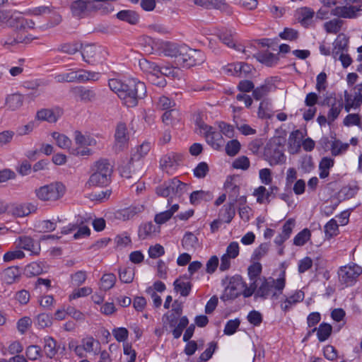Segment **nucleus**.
I'll list each match as a JSON object with an SVG mask.
<instances>
[{"mask_svg": "<svg viewBox=\"0 0 362 362\" xmlns=\"http://www.w3.org/2000/svg\"><path fill=\"white\" fill-rule=\"evenodd\" d=\"M158 226L152 222H148L141 224L139 226L138 235L139 238L145 240L157 232Z\"/></svg>", "mask_w": 362, "mask_h": 362, "instance_id": "nucleus-28", "label": "nucleus"}, {"mask_svg": "<svg viewBox=\"0 0 362 362\" xmlns=\"http://www.w3.org/2000/svg\"><path fill=\"white\" fill-rule=\"evenodd\" d=\"M35 39L27 33V30L15 29L10 35L1 40L4 47L16 46L19 44H28Z\"/></svg>", "mask_w": 362, "mask_h": 362, "instance_id": "nucleus-11", "label": "nucleus"}, {"mask_svg": "<svg viewBox=\"0 0 362 362\" xmlns=\"http://www.w3.org/2000/svg\"><path fill=\"white\" fill-rule=\"evenodd\" d=\"M14 244L16 248L28 251L34 255H39L41 250L40 243L28 235L19 236Z\"/></svg>", "mask_w": 362, "mask_h": 362, "instance_id": "nucleus-12", "label": "nucleus"}, {"mask_svg": "<svg viewBox=\"0 0 362 362\" xmlns=\"http://www.w3.org/2000/svg\"><path fill=\"white\" fill-rule=\"evenodd\" d=\"M256 59L259 62L267 65V66H272L276 64L279 62V57L276 54L269 52L258 53L256 55Z\"/></svg>", "mask_w": 362, "mask_h": 362, "instance_id": "nucleus-31", "label": "nucleus"}, {"mask_svg": "<svg viewBox=\"0 0 362 362\" xmlns=\"http://www.w3.org/2000/svg\"><path fill=\"white\" fill-rule=\"evenodd\" d=\"M305 136V133L299 129L293 131L288 137V144L289 151L291 153H297L301 146V141Z\"/></svg>", "mask_w": 362, "mask_h": 362, "instance_id": "nucleus-19", "label": "nucleus"}, {"mask_svg": "<svg viewBox=\"0 0 362 362\" xmlns=\"http://www.w3.org/2000/svg\"><path fill=\"white\" fill-rule=\"evenodd\" d=\"M339 281L346 286L354 285L362 274V267L356 263H350L339 267L338 270Z\"/></svg>", "mask_w": 362, "mask_h": 362, "instance_id": "nucleus-9", "label": "nucleus"}, {"mask_svg": "<svg viewBox=\"0 0 362 362\" xmlns=\"http://www.w3.org/2000/svg\"><path fill=\"white\" fill-rule=\"evenodd\" d=\"M74 139L78 146H89L96 145V140L90 136H86L78 131L74 132Z\"/></svg>", "mask_w": 362, "mask_h": 362, "instance_id": "nucleus-35", "label": "nucleus"}, {"mask_svg": "<svg viewBox=\"0 0 362 362\" xmlns=\"http://www.w3.org/2000/svg\"><path fill=\"white\" fill-rule=\"evenodd\" d=\"M82 48V44L73 42H67L64 43L59 45L57 48V51L67 54H74Z\"/></svg>", "mask_w": 362, "mask_h": 362, "instance_id": "nucleus-36", "label": "nucleus"}, {"mask_svg": "<svg viewBox=\"0 0 362 362\" xmlns=\"http://www.w3.org/2000/svg\"><path fill=\"white\" fill-rule=\"evenodd\" d=\"M140 69L144 71L151 75L158 74L160 71V66L155 62H151L147 59H141L139 62Z\"/></svg>", "mask_w": 362, "mask_h": 362, "instance_id": "nucleus-26", "label": "nucleus"}, {"mask_svg": "<svg viewBox=\"0 0 362 362\" xmlns=\"http://www.w3.org/2000/svg\"><path fill=\"white\" fill-rule=\"evenodd\" d=\"M181 55L179 57L177 66L190 68L200 65L205 61L204 54L198 49H191L186 45L181 46Z\"/></svg>", "mask_w": 362, "mask_h": 362, "instance_id": "nucleus-7", "label": "nucleus"}, {"mask_svg": "<svg viewBox=\"0 0 362 362\" xmlns=\"http://www.w3.org/2000/svg\"><path fill=\"white\" fill-rule=\"evenodd\" d=\"M180 113L179 111L174 108L169 110H166L163 116L162 119L163 122L166 125H173L176 121L180 119Z\"/></svg>", "mask_w": 362, "mask_h": 362, "instance_id": "nucleus-41", "label": "nucleus"}, {"mask_svg": "<svg viewBox=\"0 0 362 362\" xmlns=\"http://www.w3.org/2000/svg\"><path fill=\"white\" fill-rule=\"evenodd\" d=\"M349 146V144H343L340 141L336 140L332 142L331 146L332 154L334 156H338L343 152H345L348 149Z\"/></svg>", "mask_w": 362, "mask_h": 362, "instance_id": "nucleus-60", "label": "nucleus"}, {"mask_svg": "<svg viewBox=\"0 0 362 362\" xmlns=\"http://www.w3.org/2000/svg\"><path fill=\"white\" fill-rule=\"evenodd\" d=\"M21 272L18 267H8L0 273V279L3 284L11 285L20 281Z\"/></svg>", "mask_w": 362, "mask_h": 362, "instance_id": "nucleus-15", "label": "nucleus"}, {"mask_svg": "<svg viewBox=\"0 0 362 362\" xmlns=\"http://www.w3.org/2000/svg\"><path fill=\"white\" fill-rule=\"evenodd\" d=\"M311 235L310 230L305 228L299 232L293 238V244L296 246H303L310 239Z\"/></svg>", "mask_w": 362, "mask_h": 362, "instance_id": "nucleus-46", "label": "nucleus"}, {"mask_svg": "<svg viewBox=\"0 0 362 362\" xmlns=\"http://www.w3.org/2000/svg\"><path fill=\"white\" fill-rule=\"evenodd\" d=\"M205 138L208 144L214 149L219 150L224 146L225 141L221 132L212 129L205 136Z\"/></svg>", "mask_w": 362, "mask_h": 362, "instance_id": "nucleus-21", "label": "nucleus"}, {"mask_svg": "<svg viewBox=\"0 0 362 362\" xmlns=\"http://www.w3.org/2000/svg\"><path fill=\"white\" fill-rule=\"evenodd\" d=\"M358 192L356 187L345 186L339 192V199L342 200L349 199L354 197Z\"/></svg>", "mask_w": 362, "mask_h": 362, "instance_id": "nucleus-48", "label": "nucleus"}, {"mask_svg": "<svg viewBox=\"0 0 362 362\" xmlns=\"http://www.w3.org/2000/svg\"><path fill=\"white\" fill-rule=\"evenodd\" d=\"M117 17L122 21L128 22L130 24L135 25L138 23L139 16L138 13L134 11L124 10L117 14Z\"/></svg>", "mask_w": 362, "mask_h": 362, "instance_id": "nucleus-34", "label": "nucleus"}, {"mask_svg": "<svg viewBox=\"0 0 362 362\" xmlns=\"http://www.w3.org/2000/svg\"><path fill=\"white\" fill-rule=\"evenodd\" d=\"M116 276L113 274H104L101 278V288L105 290H109L115 284Z\"/></svg>", "mask_w": 362, "mask_h": 362, "instance_id": "nucleus-55", "label": "nucleus"}, {"mask_svg": "<svg viewBox=\"0 0 362 362\" xmlns=\"http://www.w3.org/2000/svg\"><path fill=\"white\" fill-rule=\"evenodd\" d=\"M0 23L16 29H33L35 22L25 18L21 13L11 11H0Z\"/></svg>", "mask_w": 362, "mask_h": 362, "instance_id": "nucleus-6", "label": "nucleus"}, {"mask_svg": "<svg viewBox=\"0 0 362 362\" xmlns=\"http://www.w3.org/2000/svg\"><path fill=\"white\" fill-rule=\"evenodd\" d=\"M44 351L46 356L50 358L57 353V342L52 337H47L44 339Z\"/></svg>", "mask_w": 362, "mask_h": 362, "instance_id": "nucleus-37", "label": "nucleus"}, {"mask_svg": "<svg viewBox=\"0 0 362 362\" xmlns=\"http://www.w3.org/2000/svg\"><path fill=\"white\" fill-rule=\"evenodd\" d=\"M35 323L40 329L48 327L52 324V317L48 314L40 313L37 316Z\"/></svg>", "mask_w": 362, "mask_h": 362, "instance_id": "nucleus-50", "label": "nucleus"}, {"mask_svg": "<svg viewBox=\"0 0 362 362\" xmlns=\"http://www.w3.org/2000/svg\"><path fill=\"white\" fill-rule=\"evenodd\" d=\"M99 341L95 340L93 337H87L81 340L83 349L86 353H92L94 351L95 345H99Z\"/></svg>", "mask_w": 362, "mask_h": 362, "instance_id": "nucleus-58", "label": "nucleus"}, {"mask_svg": "<svg viewBox=\"0 0 362 362\" xmlns=\"http://www.w3.org/2000/svg\"><path fill=\"white\" fill-rule=\"evenodd\" d=\"M72 91L81 101L84 103L92 102L96 97L94 90L83 86L76 87L73 88Z\"/></svg>", "mask_w": 362, "mask_h": 362, "instance_id": "nucleus-22", "label": "nucleus"}, {"mask_svg": "<svg viewBox=\"0 0 362 362\" xmlns=\"http://www.w3.org/2000/svg\"><path fill=\"white\" fill-rule=\"evenodd\" d=\"M264 155L267 157L272 165L284 163L286 156L283 152L281 139L279 137L270 139L265 147Z\"/></svg>", "mask_w": 362, "mask_h": 362, "instance_id": "nucleus-8", "label": "nucleus"}, {"mask_svg": "<svg viewBox=\"0 0 362 362\" xmlns=\"http://www.w3.org/2000/svg\"><path fill=\"white\" fill-rule=\"evenodd\" d=\"M220 40L228 47H235V44L233 40V35L231 30H225L218 35Z\"/></svg>", "mask_w": 362, "mask_h": 362, "instance_id": "nucleus-53", "label": "nucleus"}, {"mask_svg": "<svg viewBox=\"0 0 362 362\" xmlns=\"http://www.w3.org/2000/svg\"><path fill=\"white\" fill-rule=\"evenodd\" d=\"M343 25V21L334 18L324 23V28L327 33L337 34L341 30Z\"/></svg>", "mask_w": 362, "mask_h": 362, "instance_id": "nucleus-42", "label": "nucleus"}, {"mask_svg": "<svg viewBox=\"0 0 362 362\" xmlns=\"http://www.w3.org/2000/svg\"><path fill=\"white\" fill-rule=\"evenodd\" d=\"M253 195L257 198V202L259 204L269 203L270 202V194L269 190L264 186H259L253 192Z\"/></svg>", "mask_w": 362, "mask_h": 362, "instance_id": "nucleus-39", "label": "nucleus"}, {"mask_svg": "<svg viewBox=\"0 0 362 362\" xmlns=\"http://www.w3.org/2000/svg\"><path fill=\"white\" fill-rule=\"evenodd\" d=\"M198 245V238L191 232L185 234L182 240V245L186 250H192Z\"/></svg>", "mask_w": 362, "mask_h": 362, "instance_id": "nucleus-38", "label": "nucleus"}, {"mask_svg": "<svg viewBox=\"0 0 362 362\" xmlns=\"http://www.w3.org/2000/svg\"><path fill=\"white\" fill-rule=\"evenodd\" d=\"M151 145L150 142L145 141L141 145L139 146L137 148V151L135 154H134L133 157L131 158V160L134 159L139 160L141 158L147 155V153L151 150Z\"/></svg>", "mask_w": 362, "mask_h": 362, "instance_id": "nucleus-61", "label": "nucleus"}, {"mask_svg": "<svg viewBox=\"0 0 362 362\" xmlns=\"http://www.w3.org/2000/svg\"><path fill=\"white\" fill-rule=\"evenodd\" d=\"M332 331V327L329 324L322 323L317 328V338L320 341H324L329 338Z\"/></svg>", "mask_w": 362, "mask_h": 362, "instance_id": "nucleus-45", "label": "nucleus"}, {"mask_svg": "<svg viewBox=\"0 0 362 362\" xmlns=\"http://www.w3.org/2000/svg\"><path fill=\"white\" fill-rule=\"evenodd\" d=\"M245 286V283L240 276L236 275L229 279L228 286L225 288L221 299L223 301L234 300L238 297Z\"/></svg>", "mask_w": 362, "mask_h": 362, "instance_id": "nucleus-10", "label": "nucleus"}, {"mask_svg": "<svg viewBox=\"0 0 362 362\" xmlns=\"http://www.w3.org/2000/svg\"><path fill=\"white\" fill-rule=\"evenodd\" d=\"M339 232V226L337 221L332 218L325 226V233L327 237L331 238L336 236Z\"/></svg>", "mask_w": 362, "mask_h": 362, "instance_id": "nucleus-49", "label": "nucleus"}, {"mask_svg": "<svg viewBox=\"0 0 362 362\" xmlns=\"http://www.w3.org/2000/svg\"><path fill=\"white\" fill-rule=\"evenodd\" d=\"M108 85L129 107H135L139 100L146 95L145 83L136 78H127L124 81L112 78L109 80Z\"/></svg>", "mask_w": 362, "mask_h": 362, "instance_id": "nucleus-1", "label": "nucleus"}, {"mask_svg": "<svg viewBox=\"0 0 362 362\" xmlns=\"http://www.w3.org/2000/svg\"><path fill=\"white\" fill-rule=\"evenodd\" d=\"M327 103L331 105L327 114L328 123L331 124L338 117L343 109L344 104L341 99L337 100L336 98L329 99Z\"/></svg>", "mask_w": 362, "mask_h": 362, "instance_id": "nucleus-20", "label": "nucleus"}, {"mask_svg": "<svg viewBox=\"0 0 362 362\" xmlns=\"http://www.w3.org/2000/svg\"><path fill=\"white\" fill-rule=\"evenodd\" d=\"M235 204L233 203H229L222 207L219 216L221 218V221L229 223L235 216Z\"/></svg>", "mask_w": 362, "mask_h": 362, "instance_id": "nucleus-32", "label": "nucleus"}, {"mask_svg": "<svg viewBox=\"0 0 362 362\" xmlns=\"http://www.w3.org/2000/svg\"><path fill=\"white\" fill-rule=\"evenodd\" d=\"M224 188L226 194L228 195L230 203L235 204L239 197L240 187L234 183L231 177L228 178L224 184Z\"/></svg>", "mask_w": 362, "mask_h": 362, "instance_id": "nucleus-23", "label": "nucleus"}, {"mask_svg": "<svg viewBox=\"0 0 362 362\" xmlns=\"http://www.w3.org/2000/svg\"><path fill=\"white\" fill-rule=\"evenodd\" d=\"M46 269L45 265L41 262H33L25 267V272L28 275L37 276L44 272Z\"/></svg>", "mask_w": 362, "mask_h": 362, "instance_id": "nucleus-40", "label": "nucleus"}, {"mask_svg": "<svg viewBox=\"0 0 362 362\" xmlns=\"http://www.w3.org/2000/svg\"><path fill=\"white\" fill-rule=\"evenodd\" d=\"M286 286L285 272L283 271L280 276L274 279L273 278L264 279L263 282L257 288L255 296L262 299L270 298L275 300L279 298Z\"/></svg>", "mask_w": 362, "mask_h": 362, "instance_id": "nucleus-2", "label": "nucleus"}, {"mask_svg": "<svg viewBox=\"0 0 362 362\" xmlns=\"http://www.w3.org/2000/svg\"><path fill=\"white\" fill-rule=\"evenodd\" d=\"M216 347L217 344L216 342H210L209 347L200 355L197 362H206L209 360L212 357Z\"/></svg>", "mask_w": 362, "mask_h": 362, "instance_id": "nucleus-57", "label": "nucleus"}, {"mask_svg": "<svg viewBox=\"0 0 362 362\" xmlns=\"http://www.w3.org/2000/svg\"><path fill=\"white\" fill-rule=\"evenodd\" d=\"M299 33L296 30L290 28H285L284 31L279 34V37L282 40H296L298 38Z\"/></svg>", "mask_w": 362, "mask_h": 362, "instance_id": "nucleus-64", "label": "nucleus"}, {"mask_svg": "<svg viewBox=\"0 0 362 362\" xmlns=\"http://www.w3.org/2000/svg\"><path fill=\"white\" fill-rule=\"evenodd\" d=\"M181 46L174 43L168 42L163 47V53L167 57H174L175 64L178 62L179 57L181 55Z\"/></svg>", "mask_w": 362, "mask_h": 362, "instance_id": "nucleus-30", "label": "nucleus"}, {"mask_svg": "<svg viewBox=\"0 0 362 362\" xmlns=\"http://www.w3.org/2000/svg\"><path fill=\"white\" fill-rule=\"evenodd\" d=\"M86 185L88 187H98L107 185L110 181L112 167L107 160L101 159L95 162Z\"/></svg>", "mask_w": 362, "mask_h": 362, "instance_id": "nucleus-3", "label": "nucleus"}, {"mask_svg": "<svg viewBox=\"0 0 362 362\" xmlns=\"http://www.w3.org/2000/svg\"><path fill=\"white\" fill-rule=\"evenodd\" d=\"M187 191V185L177 178L165 181L156 188V194L163 197H169L168 204L172 202L174 197L180 198Z\"/></svg>", "mask_w": 362, "mask_h": 362, "instance_id": "nucleus-5", "label": "nucleus"}, {"mask_svg": "<svg viewBox=\"0 0 362 362\" xmlns=\"http://www.w3.org/2000/svg\"><path fill=\"white\" fill-rule=\"evenodd\" d=\"M90 75V73H88V75H86V73L78 74V71H71L69 73L57 74L54 76V79L57 83H72L89 80Z\"/></svg>", "mask_w": 362, "mask_h": 362, "instance_id": "nucleus-16", "label": "nucleus"}, {"mask_svg": "<svg viewBox=\"0 0 362 362\" xmlns=\"http://www.w3.org/2000/svg\"><path fill=\"white\" fill-rule=\"evenodd\" d=\"M62 113V110L59 107L43 108L37 112L35 118L40 121L55 123L61 117Z\"/></svg>", "mask_w": 362, "mask_h": 362, "instance_id": "nucleus-14", "label": "nucleus"}, {"mask_svg": "<svg viewBox=\"0 0 362 362\" xmlns=\"http://www.w3.org/2000/svg\"><path fill=\"white\" fill-rule=\"evenodd\" d=\"M119 279L122 282L125 284H129L131 283L134 279V271L131 267L121 268L119 269Z\"/></svg>", "mask_w": 362, "mask_h": 362, "instance_id": "nucleus-51", "label": "nucleus"}, {"mask_svg": "<svg viewBox=\"0 0 362 362\" xmlns=\"http://www.w3.org/2000/svg\"><path fill=\"white\" fill-rule=\"evenodd\" d=\"M250 165V160L247 156H241L237 158L233 163V167L235 169H241L246 170Z\"/></svg>", "mask_w": 362, "mask_h": 362, "instance_id": "nucleus-62", "label": "nucleus"}, {"mask_svg": "<svg viewBox=\"0 0 362 362\" xmlns=\"http://www.w3.org/2000/svg\"><path fill=\"white\" fill-rule=\"evenodd\" d=\"M25 354L29 360L35 361L42 356V350L37 345H30L26 349Z\"/></svg>", "mask_w": 362, "mask_h": 362, "instance_id": "nucleus-52", "label": "nucleus"}, {"mask_svg": "<svg viewBox=\"0 0 362 362\" xmlns=\"http://www.w3.org/2000/svg\"><path fill=\"white\" fill-rule=\"evenodd\" d=\"M208 198H211V194L209 192L199 190L193 192L190 194L189 200L192 204L195 205L199 204L201 200H206Z\"/></svg>", "mask_w": 362, "mask_h": 362, "instance_id": "nucleus-47", "label": "nucleus"}, {"mask_svg": "<svg viewBox=\"0 0 362 362\" xmlns=\"http://www.w3.org/2000/svg\"><path fill=\"white\" fill-rule=\"evenodd\" d=\"M284 297L285 299L280 302V308L284 312L286 313L289 311L293 305L303 300L304 293L301 291H297L293 294L288 296H284Z\"/></svg>", "mask_w": 362, "mask_h": 362, "instance_id": "nucleus-18", "label": "nucleus"}, {"mask_svg": "<svg viewBox=\"0 0 362 362\" xmlns=\"http://www.w3.org/2000/svg\"><path fill=\"white\" fill-rule=\"evenodd\" d=\"M23 95L20 93H13L8 95L6 99V105L11 110L20 108L23 104Z\"/></svg>", "mask_w": 362, "mask_h": 362, "instance_id": "nucleus-27", "label": "nucleus"}, {"mask_svg": "<svg viewBox=\"0 0 362 362\" xmlns=\"http://www.w3.org/2000/svg\"><path fill=\"white\" fill-rule=\"evenodd\" d=\"M226 153L229 156H234L240 149V144L236 139L229 141L226 145Z\"/></svg>", "mask_w": 362, "mask_h": 362, "instance_id": "nucleus-54", "label": "nucleus"}, {"mask_svg": "<svg viewBox=\"0 0 362 362\" xmlns=\"http://www.w3.org/2000/svg\"><path fill=\"white\" fill-rule=\"evenodd\" d=\"M175 105L176 104L174 100L164 95L160 97L157 103L158 107L163 110L174 109Z\"/></svg>", "mask_w": 362, "mask_h": 362, "instance_id": "nucleus-59", "label": "nucleus"}, {"mask_svg": "<svg viewBox=\"0 0 362 362\" xmlns=\"http://www.w3.org/2000/svg\"><path fill=\"white\" fill-rule=\"evenodd\" d=\"M36 210L37 207L34 204L28 203L15 206L12 210V214L18 217H23L35 212Z\"/></svg>", "mask_w": 362, "mask_h": 362, "instance_id": "nucleus-29", "label": "nucleus"}, {"mask_svg": "<svg viewBox=\"0 0 362 362\" xmlns=\"http://www.w3.org/2000/svg\"><path fill=\"white\" fill-rule=\"evenodd\" d=\"M80 51L83 61L90 63L91 59H93L96 54L97 48L92 45H86L85 46L82 45V48Z\"/></svg>", "mask_w": 362, "mask_h": 362, "instance_id": "nucleus-43", "label": "nucleus"}, {"mask_svg": "<svg viewBox=\"0 0 362 362\" xmlns=\"http://www.w3.org/2000/svg\"><path fill=\"white\" fill-rule=\"evenodd\" d=\"M262 268L259 262H255L248 267V276L251 281L256 282L257 278L262 272Z\"/></svg>", "mask_w": 362, "mask_h": 362, "instance_id": "nucleus-63", "label": "nucleus"}, {"mask_svg": "<svg viewBox=\"0 0 362 362\" xmlns=\"http://www.w3.org/2000/svg\"><path fill=\"white\" fill-rule=\"evenodd\" d=\"M129 133L127 125L119 122L116 127L115 134L114 149L116 152H120L127 147L129 142Z\"/></svg>", "mask_w": 362, "mask_h": 362, "instance_id": "nucleus-13", "label": "nucleus"}, {"mask_svg": "<svg viewBox=\"0 0 362 362\" xmlns=\"http://www.w3.org/2000/svg\"><path fill=\"white\" fill-rule=\"evenodd\" d=\"M314 15L315 11L308 7H302L296 11V19L305 28L312 24Z\"/></svg>", "mask_w": 362, "mask_h": 362, "instance_id": "nucleus-17", "label": "nucleus"}, {"mask_svg": "<svg viewBox=\"0 0 362 362\" xmlns=\"http://www.w3.org/2000/svg\"><path fill=\"white\" fill-rule=\"evenodd\" d=\"M173 285L175 291L180 293L182 296L187 297L189 295L192 289V284L189 281L176 279Z\"/></svg>", "mask_w": 362, "mask_h": 362, "instance_id": "nucleus-33", "label": "nucleus"}, {"mask_svg": "<svg viewBox=\"0 0 362 362\" xmlns=\"http://www.w3.org/2000/svg\"><path fill=\"white\" fill-rule=\"evenodd\" d=\"M180 160V156L179 155L171 152L161 158L160 165L163 169L167 170L177 165Z\"/></svg>", "mask_w": 362, "mask_h": 362, "instance_id": "nucleus-25", "label": "nucleus"}, {"mask_svg": "<svg viewBox=\"0 0 362 362\" xmlns=\"http://www.w3.org/2000/svg\"><path fill=\"white\" fill-rule=\"evenodd\" d=\"M66 192L65 186L60 182H53L35 189L36 197L46 202H54L60 199Z\"/></svg>", "mask_w": 362, "mask_h": 362, "instance_id": "nucleus-4", "label": "nucleus"}, {"mask_svg": "<svg viewBox=\"0 0 362 362\" xmlns=\"http://www.w3.org/2000/svg\"><path fill=\"white\" fill-rule=\"evenodd\" d=\"M52 136L55 139L57 146L61 148H69L71 145V141L64 134L53 132Z\"/></svg>", "mask_w": 362, "mask_h": 362, "instance_id": "nucleus-44", "label": "nucleus"}, {"mask_svg": "<svg viewBox=\"0 0 362 362\" xmlns=\"http://www.w3.org/2000/svg\"><path fill=\"white\" fill-rule=\"evenodd\" d=\"M274 83L272 80L267 79L260 86L253 89L252 95L257 100L266 96L274 88Z\"/></svg>", "mask_w": 362, "mask_h": 362, "instance_id": "nucleus-24", "label": "nucleus"}, {"mask_svg": "<svg viewBox=\"0 0 362 362\" xmlns=\"http://www.w3.org/2000/svg\"><path fill=\"white\" fill-rule=\"evenodd\" d=\"M189 324V320L186 316H183L180 319L178 325L174 327L173 330V335L175 339H178L181 337L183 329L187 327Z\"/></svg>", "mask_w": 362, "mask_h": 362, "instance_id": "nucleus-56", "label": "nucleus"}]
</instances>
